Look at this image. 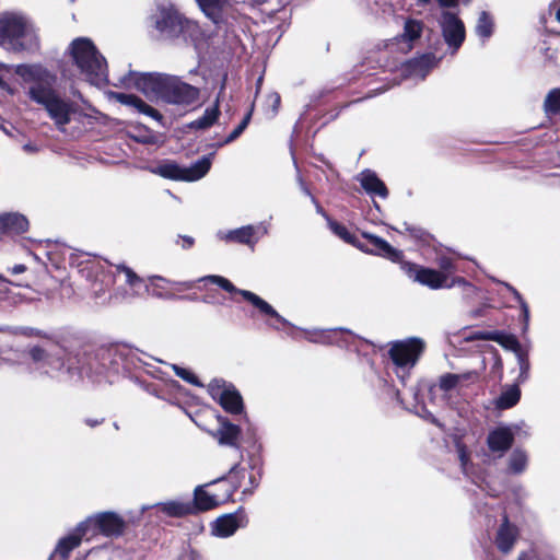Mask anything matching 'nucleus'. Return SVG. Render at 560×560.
Masks as SVG:
<instances>
[{"label": "nucleus", "mask_w": 560, "mask_h": 560, "mask_svg": "<svg viewBox=\"0 0 560 560\" xmlns=\"http://www.w3.org/2000/svg\"><path fill=\"white\" fill-rule=\"evenodd\" d=\"M267 233V225L259 223L257 225H245L230 231H219L217 235L222 241L244 244L253 248L258 240Z\"/></svg>", "instance_id": "obj_14"}, {"label": "nucleus", "mask_w": 560, "mask_h": 560, "mask_svg": "<svg viewBox=\"0 0 560 560\" xmlns=\"http://www.w3.org/2000/svg\"><path fill=\"white\" fill-rule=\"evenodd\" d=\"M213 493L214 494H223L224 493V488H220L219 486H217V490Z\"/></svg>", "instance_id": "obj_58"}, {"label": "nucleus", "mask_w": 560, "mask_h": 560, "mask_svg": "<svg viewBox=\"0 0 560 560\" xmlns=\"http://www.w3.org/2000/svg\"><path fill=\"white\" fill-rule=\"evenodd\" d=\"M422 33V24L416 20H408L405 23L404 33L401 39L406 43H411L419 38Z\"/></svg>", "instance_id": "obj_35"}, {"label": "nucleus", "mask_w": 560, "mask_h": 560, "mask_svg": "<svg viewBox=\"0 0 560 560\" xmlns=\"http://www.w3.org/2000/svg\"><path fill=\"white\" fill-rule=\"evenodd\" d=\"M493 22L487 12H481L476 25L478 36L488 38L492 34Z\"/></svg>", "instance_id": "obj_37"}, {"label": "nucleus", "mask_w": 560, "mask_h": 560, "mask_svg": "<svg viewBox=\"0 0 560 560\" xmlns=\"http://www.w3.org/2000/svg\"><path fill=\"white\" fill-rule=\"evenodd\" d=\"M359 180L363 189L370 195H376L386 198L388 190L385 184L370 170L360 173Z\"/></svg>", "instance_id": "obj_28"}, {"label": "nucleus", "mask_w": 560, "mask_h": 560, "mask_svg": "<svg viewBox=\"0 0 560 560\" xmlns=\"http://www.w3.org/2000/svg\"><path fill=\"white\" fill-rule=\"evenodd\" d=\"M440 268V272H445L447 276L456 270L454 259L447 255H439L435 260Z\"/></svg>", "instance_id": "obj_41"}, {"label": "nucleus", "mask_w": 560, "mask_h": 560, "mask_svg": "<svg viewBox=\"0 0 560 560\" xmlns=\"http://www.w3.org/2000/svg\"><path fill=\"white\" fill-rule=\"evenodd\" d=\"M402 269L410 279L432 290L442 289L448 285V277L445 272H440L439 270L425 268L416 264H405Z\"/></svg>", "instance_id": "obj_13"}, {"label": "nucleus", "mask_w": 560, "mask_h": 560, "mask_svg": "<svg viewBox=\"0 0 560 560\" xmlns=\"http://www.w3.org/2000/svg\"><path fill=\"white\" fill-rule=\"evenodd\" d=\"M442 7H453L457 3V0H438Z\"/></svg>", "instance_id": "obj_55"}, {"label": "nucleus", "mask_w": 560, "mask_h": 560, "mask_svg": "<svg viewBox=\"0 0 560 560\" xmlns=\"http://www.w3.org/2000/svg\"><path fill=\"white\" fill-rule=\"evenodd\" d=\"M436 63V58L428 54L406 62L402 71L407 77L422 80Z\"/></svg>", "instance_id": "obj_25"}, {"label": "nucleus", "mask_w": 560, "mask_h": 560, "mask_svg": "<svg viewBox=\"0 0 560 560\" xmlns=\"http://www.w3.org/2000/svg\"><path fill=\"white\" fill-rule=\"evenodd\" d=\"M508 288H509V290H511L513 292V294L520 302L522 311H523L524 320H525V323H527L528 317H529V310H528L527 304L525 303V301L522 299V296L518 294V292L515 289H513L512 287H508Z\"/></svg>", "instance_id": "obj_45"}, {"label": "nucleus", "mask_w": 560, "mask_h": 560, "mask_svg": "<svg viewBox=\"0 0 560 560\" xmlns=\"http://www.w3.org/2000/svg\"><path fill=\"white\" fill-rule=\"evenodd\" d=\"M248 479H249V482H250V488H246V489H244V490H243V493H244V494H247V493H249V494H250V493H253V490H254L255 488H257V487H258V481L256 480V477H255L253 474H250V475L248 476Z\"/></svg>", "instance_id": "obj_50"}, {"label": "nucleus", "mask_w": 560, "mask_h": 560, "mask_svg": "<svg viewBox=\"0 0 560 560\" xmlns=\"http://www.w3.org/2000/svg\"><path fill=\"white\" fill-rule=\"evenodd\" d=\"M117 273L122 275L125 278V282L132 289L140 288L144 285L145 280L140 278L131 268L126 265H117L116 266Z\"/></svg>", "instance_id": "obj_34"}, {"label": "nucleus", "mask_w": 560, "mask_h": 560, "mask_svg": "<svg viewBox=\"0 0 560 560\" xmlns=\"http://www.w3.org/2000/svg\"><path fill=\"white\" fill-rule=\"evenodd\" d=\"M198 281H210V282L219 285L220 288H222L223 290H225L228 292L238 293L246 301H248L256 308H258L260 313L275 318L280 324H283V325L288 324V322L281 315H279L278 312L269 303H267L265 300H262L260 296H258L257 294H255V293H253L250 291H247V290L236 289L234 287V284L230 280H228L226 278H224V277H221V276H206L203 278H200Z\"/></svg>", "instance_id": "obj_10"}, {"label": "nucleus", "mask_w": 560, "mask_h": 560, "mask_svg": "<svg viewBox=\"0 0 560 560\" xmlns=\"http://www.w3.org/2000/svg\"><path fill=\"white\" fill-rule=\"evenodd\" d=\"M69 50L74 63L91 83L101 84L106 81V60L89 38H75Z\"/></svg>", "instance_id": "obj_3"}, {"label": "nucleus", "mask_w": 560, "mask_h": 560, "mask_svg": "<svg viewBox=\"0 0 560 560\" xmlns=\"http://www.w3.org/2000/svg\"><path fill=\"white\" fill-rule=\"evenodd\" d=\"M518 560H526V555L525 553L520 555Z\"/></svg>", "instance_id": "obj_60"}, {"label": "nucleus", "mask_w": 560, "mask_h": 560, "mask_svg": "<svg viewBox=\"0 0 560 560\" xmlns=\"http://www.w3.org/2000/svg\"><path fill=\"white\" fill-rule=\"evenodd\" d=\"M194 284V281L175 282L161 276H149L144 282L145 290L159 298H171L174 290H190Z\"/></svg>", "instance_id": "obj_18"}, {"label": "nucleus", "mask_w": 560, "mask_h": 560, "mask_svg": "<svg viewBox=\"0 0 560 560\" xmlns=\"http://www.w3.org/2000/svg\"><path fill=\"white\" fill-rule=\"evenodd\" d=\"M515 355L517 358V363L520 365V378L522 381H525L528 376V371H529V361H528L527 353L522 350L521 352H518Z\"/></svg>", "instance_id": "obj_43"}, {"label": "nucleus", "mask_w": 560, "mask_h": 560, "mask_svg": "<svg viewBox=\"0 0 560 560\" xmlns=\"http://www.w3.org/2000/svg\"><path fill=\"white\" fill-rule=\"evenodd\" d=\"M200 90L184 82L176 75H170L166 83L163 101L168 104L188 106L199 100Z\"/></svg>", "instance_id": "obj_11"}, {"label": "nucleus", "mask_w": 560, "mask_h": 560, "mask_svg": "<svg viewBox=\"0 0 560 560\" xmlns=\"http://www.w3.org/2000/svg\"><path fill=\"white\" fill-rule=\"evenodd\" d=\"M28 221L20 213H5L0 215L1 234H20L27 230Z\"/></svg>", "instance_id": "obj_26"}, {"label": "nucleus", "mask_w": 560, "mask_h": 560, "mask_svg": "<svg viewBox=\"0 0 560 560\" xmlns=\"http://www.w3.org/2000/svg\"><path fill=\"white\" fill-rule=\"evenodd\" d=\"M196 423L200 429L207 431L220 445L240 447L242 429L234 422H217L215 429H209L199 422Z\"/></svg>", "instance_id": "obj_17"}, {"label": "nucleus", "mask_w": 560, "mask_h": 560, "mask_svg": "<svg viewBox=\"0 0 560 560\" xmlns=\"http://www.w3.org/2000/svg\"><path fill=\"white\" fill-rule=\"evenodd\" d=\"M479 374L475 371H469L460 374L447 373L442 375L439 381V387L445 394L453 392H462L465 387L478 382Z\"/></svg>", "instance_id": "obj_20"}, {"label": "nucleus", "mask_w": 560, "mask_h": 560, "mask_svg": "<svg viewBox=\"0 0 560 560\" xmlns=\"http://www.w3.org/2000/svg\"><path fill=\"white\" fill-rule=\"evenodd\" d=\"M483 338L487 340L498 342L501 347H503L506 350L513 351L515 354L522 351L517 338L512 334H506L503 331H491L487 332L483 336Z\"/></svg>", "instance_id": "obj_29"}, {"label": "nucleus", "mask_w": 560, "mask_h": 560, "mask_svg": "<svg viewBox=\"0 0 560 560\" xmlns=\"http://www.w3.org/2000/svg\"><path fill=\"white\" fill-rule=\"evenodd\" d=\"M337 329H332V330H313V331H306L305 332V337L306 339H308L310 341H313V342H330V334L331 332H335Z\"/></svg>", "instance_id": "obj_42"}, {"label": "nucleus", "mask_w": 560, "mask_h": 560, "mask_svg": "<svg viewBox=\"0 0 560 560\" xmlns=\"http://www.w3.org/2000/svg\"><path fill=\"white\" fill-rule=\"evenodd\" d=\"M329 228L337 236H339L346 243L354 245L362 252L380 255L393 261H398L401 258V252L397 250L385 240L376 235H373L371 233L362 234L363 237L366 238L373 245V248L370 249L360 242H357L355 237L348 231V229L345 225L339 224L335 221H329Z\"/></svg>", "instance_id": "obj_8"}, {"label": "nucleus", "mask_w": 560, "mask_h": 560, "mask_svg": "<svg viewBox=\"0 0 560 560\" xmlns=\"http://www.w3.org/2000/svg\"><path fill=\"white\" fill-rule=\"evenodd\" d=\"M211 167V158L203 156L189 167H183L173 161H164L150 171L172 180L195 182L202 178Z\"/></svg>", "instance_id": "obj_7"}, {"label": "nucleus", "mask_w": 560, "mask_h": 560, "mask_svg": "<svg viewBox=\"0 0 560 560\" xmlns=\"http://www.w3.org/2000/svg\"><path fill=\"white\" fill-rule=\"evenodd\" d=\"M116 100L121 104L136 108L139 113L147 115L156 121L162 120V115L155 108L136 95L119 93L116 95Z\"/></svg>", "instance_id": "obj_27"}, {"label": "nucleus", "mask_w": 560, "mask_h": 560, "mask_svg": "<svg viewBox=\"0 0 560 560\" xmlns=\"http://www.w3.org/2000/svg\"><path fill=\"white\" fill-rule=\"evenodd\" d=\"M528 464V455L522 448H515L508 462V470L513 475H520L525 471Z\"/></svg>", "instance_id": "obj_32"}, {"label": "nucleus", "mask_w": 560, "mask_h": 560, "mask_svg": "<svg viewBox=\"0 0 560 560\" xmlns=\"http://www.w3.org/2000/svg\"><path fill=\"white\" fill-rule=\"evenodd\" d=\"M248 524V517L243 506H240L234 513L219 516L211 527L213 536L226 538L232 536L238 528Z\"/></svg>", "instance_id": "obj_15"}, {"label": "nucleus", "mask_w": 560, "mask_h": 560, "mask_svg": "<svg viewBox=\"0 0 560 560\" xmlns=\"http://www.w3.org/2000/svg\"><path fill=\"white\" fill-rule=\"evenodd\" d=\"M23 150H24L26 153H35V152H37V151H38V148H37V145H36V144L28 142V143H26V144H24V145H23Z\"/></svg>", "instance_id": "obj_53"}, {"label": "nucleus", "mask_w": 560, "mask_h": 560, "mask_svg": "<svg viewBox=\"0 0 560 560\" xmlns=\"http://www.w3.org/2000/svg\"><path fill=\"white\" fill-rule=\"evenodd\" d=\"M0 89L8 92L9 94H14V89H12L0 75Z\"/></svg>", "instance_id": "obj_52"}, {"label": "nucleus", "mask_w": 560, "mask_h": 560, "mask_svg": "<svg viewBox=\"0 0 560 560\" xmlns=\"http://www.w3.org/2000/svg\"><path fill=\"white\" fill-rule=\"evenodd\" d=\"M159 510L170 517H184L187 515H194L189 501H167L159 505Z\"/></svg>", "instance_id": "obj_31"}, {"label": "nucleus", "mask_w": 560, "mask_h": 560, "mask_svg": "<svg viewBox=\"0 0 560 560\" xmlns=\"http://www.w3.org/2000/svg\"><path fill=\"white\" fill-rule=\"evenodd\" d=\"M557 19L560 21V9L557 11Z\"/></svg>", "instance_id": "obj_63"}, {"label": "nucleus", "mask_w": 560, "mask_h": 560, "mask_svg": "<svg viewBox=\"0 0 560 560\" xmlns=\"http://www.w3.org/2000/svg\"><path fill=\"white\" fill-rule=\"evenodd\" d=\"M0 282H3V283H12L11 281H9L7 278H4L1 273H0Z\"/></svg>", "instance_id": "obj_59"}, {"label": "nucleus", "mask_w": 560, "mask_h": 560, "mask_svg": "<svg viewBox=\"0 0 560 560\" xmlns=\"http://www.w3.org/2000/svg\"><path fill=\"white\" fill-rule=\"evenodd\" d=\"M521 392L516 385L508 387L497 400V406L500 409L513 407L520 399Z\"/></svg>", "instance_id": "obj_33"}, {"label": "nucleus", "mask_w": 560, "mask_h": 560, "mask_svg": "<svg viewBox=\"0 0 560 560\" xmlns=\"http://www.w3.org/2000/svg\"><path fill=\"white\" fill-rule=\"evenodd\" d=\"M212 300H213V296H211L210 294H207V295H205V296L202 298V301H203L205 303H212V302H213Z\"/></svg>", "instance_id": "obj_57"}, {"label": "nucleus", "mask_w": 560, "mask_h": 560, "mask_svg": "<svg viewBox=\"0 0 560 560\" xmlns=\"http://www.w3.org/2000/svg\"><path fill=\"white\" fill-rule=\"evenodd\" d=\"M250 115L252 114L248 113L244 117V119L241 121V124L229 135V137L225 140L226 143L234 141L242 135V132L246 129V127L250 120Z\"/></svg>", "instance_id": "obj_44"}, {"label": "nucleus", "mask_w": 560, "mask_h": 560, "mask_svg": "<svg viewBox=\"0 0 560 560\" xmlns=\"http://www.w3.org/2000/svg\"><path fill=\"white\" fill-rule=\"evenodd\" d=\"M0 47L13 52L36 50L39 39L33 22L20 13H0Z\"/></svg>", "instance_id": "obj_2"}, {"label": "nucleus", "mask_w": 560, "mask_h": 560, "mask_svg": "<svg viewBox=\"0 0 560 560\" xmlns=\"http://www.w3.org/2000/svg\"><path fill=\"white\" fill-rule=\"evenodd\" d=\"M83 538H85L88 541L91 540V538H89L86 527L82 521L70 534L59 539L56 547V553H58L65 560L68 559L70 553L81 545Z\"/></svg>", "instance_id": "obj_22"}, {"label": "nucleus", "mask_w": 560, "mask_h": 560, "mask_svg": "<svg viewBox=\"0 0 560 560\" xmlns=\"http://www.w3.org/2000/svg\"><path fill=\"white\" fill-rule=\"evenodd\" d=\"M246 469L235 464L228 472V475L220 477L212 481V485L224 488V500L226 502L234 501V493L242 487L243 480L246 477Z\"/></svg>", "instance_id": "obj_19"}, {"label": "nucleus", "mask_w": 560, "mask_h": 560, "mask_svg": "<svg viewBox=\"0 0 560 560\" xmlns=\"http://www.w3.org/2000/svg\"><path fill=\"white\" fill-rule=\"evenodd\" d=\"M22 334L27 335V336H32V335H34V334H35V330H34V329H32V328H24V329L22 330Z\"/></svg>", "instance_id": "obj_56"}, {"label": "nucleus", "mask_w": 560, "mask_h": 560, "mask_svg": "<svg viewBox=\"0 0 560 560\" xmlns=\"http://www.w3.org/2000/svg\"><path fill=\"white\" fill-rule=\"evenodd\" d=\"M30 354L32 357V359L35 361V362H44V363H47L48 365H50L52 369H60L62 366V362L60 359L58 358H54V357H50L48 355L43 349L40 348H33L31 351H30Z\"/></svg>", "instance_id": "obj_36"}, {"label": "nucleus", "mask_w": 560, "mask_h": 560, "mask_svg": "<svg viewBox=\"0 0 560 560\" xmlns=\"http://www.w3.org/2000/svg\"><path fill=\"white\" fill-rule=\"evenodd\" d=\"M440 25L445 43L455 52L465 39V26L458 16L450 11L442 13Z\"/></svg>", "instance_id": "obj_16"}, {"label": "nucleus", "mask_w": 560, "mask_h": 560, "mask_svg": "<svg viewBox=\"0 0 560 560\" xmlns=\"http://www.w3.org/2000/svg\"><path fill=\"white\" fill-rule=\"evenodd\" d=\"M220 116V95L217 97L213 106L206 108L203 115L190 122L192 129H208Z\"/></svg>", "instance_id": "obj_30"}, {"label": "nucleus", "mask_w": 560, "mask_h": 560, "mask_svg": "<svg viewBox=\"0 0 560 560\" xmlns=\"http://www.w3.org/2000/svg\"><path fill=\"white\" fill-rule=\"evenodd\" d=\"M207 392L226 412L233 416L242 415L244 410L243 398L232 383L223 378H213L207 385Z\"/></svg>", "instance_id": "obj_9"}, {"label": "nucleus", "mask_w": 560, "mask_h": 560, "mask_svg": "<svg viewBox=\"0 0 560 560\" xmlns=\"http://www.w3.org/2000/svg\"><path fill=\"white\" fill-rule=\"evenodd\" d=\"M154 24L156 30L166 37L182 36L186 42L190 40L195 45L201 34L198 24L183 16L173 4L159 7Z\"/></svg>", "instance_id": "obj_4"}, {"label": "nucleus", "mask_w": 560, "mask_h": 560, "mask_svg": "<svg viewBox=\"0 0 560 560\" xmlns=\"http://www.w3.org/2000/svg\"><path fill=\"white\" fill-rule=\"evenodd\" d=\"M455 285H463L465 288H467L468 290L470 291H474L475 288L468 283L464 278L462 277H455L453 278L451 281L448 280V285H446L445 288L450 289V288H453Z\"/></svg>", "instance_id": "obj_47"}, {"label": "nucleus", "mask_w": 560, "mask_h": 560, "mask_svg": "<svg viewBox=\"0 0 560 560\" xmlns=\"http://www.w3.org/2000/svg\"><path fill=\"white\" fill-rule=\"evenodd\" d=\"M518 534L517 526L510 522L508 514H504L495 536V545L498 549L502 553H509L513 549Z\"/></svg>", "instance_id": "obj_24"}, {"label": "nucleus", "mask_w": 560, "mask_h": 560, "mask_svg": "<svg viewBox=\"0 0 560 560\" xmlns=\"http://www.w3.org/2000/svg\"><path fill=\"white\" fill-rule=\"evenodd\" d=\"M91 424V427H95L96 424H98L100 422H96V421H93V422H89Z\"/></svg>", "instance_id": "obj_61"}, {"label": "nucleus", "mask_w": 560, "mask_h": 560, "mask_svg": "<svg viewBox=\"0 0 560 560\" xmlns=\"http://www.w3.org/2000/svg\"><path fill=\"white\" fill-rule=\"evenodd\" d=\"M198 558L199 553L195 549L187 548L178 555L176 560H197Z\"/></svg>", "instance_id": "obj_46"}, {"label": "nucleus", "mask_w": 560, "mask_h": 560, "mask_svg": "<svg viewBox=\"0 0 560 560\" xmlns=\"http://www.w3.org/2000/svg\"><path fill=\"white\" fill-rule=\"evenodd\" d=\"M83 524L89 533V538L104 536L107 538H118L127 529V522L118 513L104 511L95 513L83 520Z\"/></svg>", "instance_id": "obj_6"}, {"label": "nucleus", "mask_w": 560, "mask_h": 560, "mask_svg": "<svg viewBox=\"0 0 560 560\" xmlns=\"http://www.w3.org/2000/svg\"><path fill=\"white\" fill-rule=\"evenodd\" d=\"M200 9L211 19H214L217 12L224 0H196Z\"/></svg>", "instance_id": "obj_40"}, {"label": "nucleus", "mask_w": 560, "mask_h": 560, "mask_svg": "<svg viewBox=\"0 0 560 560\" xmlns=\"http://www.w3.org/2000/svg\"><path fill=\"white\" fill-rule=\"evenodd\" d=\"M424 350V342L420 338H407L392 342L388 355L396 368V374L405 382L409 371L415 368Z\"/></svg>", "instance_id": "obj_5"}, {"label": "nucleus", "mask_w": 560, "mask_h": 560, "mask_svg": "<svg viewBox=\"0 0 560 560\" xmlns=\"http://www.w3.org/2000/svg\"><path fill=\"white\" fill-rule=\"evenodd\" d=\"M10 271L12 275H20V273H23L26 271V266L23 264H18V265L13 266L10 269Z\"/></svg>", "instance_id": "obj_51"}, {"label": "nucleus", "mask_w": 560, "mask_h": 560, "mask_svg": "<svg viewBox=\"0 0 560 560\" xmlns=\"http://www.w3.org/2000/svg\"><path fill=\"white\" fill-rule=\"evenodd\" d=\"M269 100L272 102L273 109L277 110L280 104V96L277 93H273L269 96Z\"/></svg>", "instance_id": "obj_54"}, {"label": "nucleus", "mask_w": 560, "mask_h": 560, "mask_svg": "<svg viewBox=\"0 0 560 560\" xmlns=\"http://www.w3.org/2000/svg\"><path fill=\"white\" fill-rule=\"evenodd\" d=\"M167 79L168 74L164 73H132L128 80L147 97L163 101Z\"/></svg>", "instance_id": "obj_12"}, {"label": "nucleus", "mask_w": 560, "mask_h": 560, "mask_svg": "<svg viewBox=\"0 0 560 560\" xmlns=\"http://www.w3.org/2000/svg\"><path fill=\"white\" fill-rule=\"evenodd\" d=\"M171 368L179 378L187 382L188 384H191V385H195L198 387L203 386V384L199 381V378L195 375V373L192 371L182 368L176 364H171Z\"/></svg>", "instance_id": "obj_38"}, {"label": "nucleus", "mask_w": 560, "mask_h": 560, "mask_svg": "<svg viewBox=\"0 0 560 560\" xmlns=\"http://www.w3.org/2000/svg\"><path fill=\"white\" fill-rule=\"evenodd\" d=\"M176 244L180 245L184 249H187L194 245V238L191 236L179 235L176 240Z\"/></svg>", "instance_id": "obj_49"}, {"label": "nucleus", "mask_w": 560, "mask_h": 560, "mask_svg": "<svg viewBox=\"0 0 560 560\" xmlns=\"http://www.w3.org/2000/svg\"><path fill=\"white\" fill-rule=\"evenodd\" d=\"M434 423H435V424H438V425H439V427H441V428L443 427V423H442V422H440V421H436V422H434Z\"/></svg>", "instance_id": "obj_64"}, {"label": "nucleus", "mask_w": 560, "mask_h": 560, "mask_svg": "<svg viewBox=\"0 0 560 560\" xmlns=\"http://www.w3.org/2000/svg\"><path fill=\"white\" fill-rule=\"evenodd\" d=\"M514 434L508 427L491 430L487 436V446L491 453L502 457L513 445Z\"/></svg>", "instance_id": "obj_21"}, {"label": "nucleus", "mask_w": 560, "mask_h": 560, "mask_svg": "<svg viewBox=\"0 0 560 560\" xmlns=\"http://www.w3.org/2000/svg\"><path fill=\"white\" fill-rule=\"evenodd\" d=\"M15 73L25 83L32 84L28 89L30 98L45 108L59 130H65L72 117L78 114V104L61 96L51 88L54 77L42 66L19 65L15 67Z\"/></svg>", "instance_id": "obj_1"}, {"label": "nucleus", "mask_w": 560, "mask_h": 560, "mask_svg": "<svg viewBox=\"0 0 560 560\" xmlns=\"http://www.w3.org/2000/svg\"><path fill=\"white\" fill-rule=\"evenodd\" d=\"M458 457L463 467L469 462V453L465 445H458Z\"/></svg>", "instance_id": "obj_48"}, {"label": "nucleus", "mask_w": 560, "mask_h": 560, "mask_svg": "<svg viewBox=\"0 0 560 560\" xmlns=\"http://www.w3.org/2000/svg\"><path fill=\"white\" fill-rule=\"evenodd\" d=\"M545 110L547 114L560 112V90L556 89L548 93L545 100Z\"/></svg>", "instance_id": "obj_39"}, {"label": "nucleus", "mask_w": 560, "mask_h": 560, "mask_svg": "<svg viewBox=\"0 0 560 560\" xmlns=\"http://www.w3.org/2000/svg\"><path fill=\"white\" fill-rule=\"evenodd\" d=\"M303 190H304V192H305L306 195H310V191H308V189H307L306 187H304V186H303Z\"/></svg>", "instance_id": "obj_62"}, {"label": "nucleus", "mask_w": 560, "mask_h": 560, "mask_svg": "<svg viewBox=\"0 0 560 560\" xmlns=\"http://www.w3.org/2000/svg\"><path fill=\"white\" fill-rule=\"evenodd\" d=\"M226 503L223 494H210L202 486H198L194 491V500L189 501L192 514L207 512Z\"/></svg>", "instance_id": "obj_23"}]
</instances>
